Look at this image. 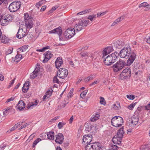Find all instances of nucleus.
Segmentation results:
<instances>
[{
	"label": "nucleus",
	"mask_w": 150,
	"mask_h": 150,
	"mask_svg": "<svg viewBox=\"0 0 150 150\" xmlns=\"http://www.w3.org/2000/svg\"><path fill=\"white\" fill-rule=\"evenodd\" d=\"M86 150H106L104 147L101 146L99 142L91 143L85 146Z\"/></svg>",
	"instance_id": "f257e3e1"
},
{
	"label": "nucleus",
	"mask_w": 150,
	"mask_h": 150,
	"mask_svg": "<svg viewBox=\"0 0 150 150\" xmlns=\"http://www.w3.org/2000/svg\"><path fill=\"white\" fill-rule=\"evenodd\" d=\"M127 65V63L123 60L120 59L118 61L111 67L114 72H117Z\"/></svg>",
	"instance_id": "f03ea898"
},
{
	"label": "nucleus",
	"mask_w": 150,
	"mask_h": 150,
	"mask_svg": "<svg viewBox=\"0 0 150 150\" xmlns=\"http://www.w3.org/2000/svg\"><path fill=\"white\" fill-rule=\"evenodd\" d=\"M131 49L129 44L126 45L121 50L119 55L121 58H128L130 53L131 52Z\"/></svg>",
	"instance_id": "7ed1b4c3"
},
{
	"label": "nucleus",
	"mask_w": 150,
	"mask_h": 150,
	"mask_svg": "<svg viewBox=\"0 0 150 150\" xmlns=\"http://www.w3.org/2000/svg\"><path fill=\"white\" fill-rule=\"evenodd\" d=\"M111 123L114 127H120L123 124V119L120 116H115L112 119Z\"/></svg>",
	"instance_id": "20e7f679"
},
{
	"label": "nucleus",
	"mask_w": 150,
	"mask_h": 150,
	"mask_svg": "<svg viewBox=\"0 0 150 150\" xmlns=\"http://www.w3.org/2000/svg\"><path fill=\"white\" fill-rule=\"evenodd\" d=\"M131 76V69L129 67L124 69L120 74V78L122 80L129 79Z\"/></svg>",
	"instance_id": "39448f33"
},
{
	"label": "nucleus",
	"mask_w": 150,
	"mask_h": 150,
	"mask_svg": "<svg viewBox=\"0 0 150 150\" xmlns=\"http://www.w3.org/2000/svg\"><path fill=\"white\" fill-rule=\"evenodd\" d=\"M89 23L88 20L83 19L79 21L77 24H76V30L78 31L81 30L83 29V27L86 26Z\"/></svg>",
	"instance_id": "423d86ee"
},
{
	"label": "nucleus",
	"mask_w": 150,
	"mask_h": 150,
	"mask_svg": "<svg viewBox=\"0 0 150 150\" xmlns=\"http://www.w3.org/2000/svg\"><path fill=\"white\" fill-rule=\"evenodd\" d=\"M75 34V30L74 28H68L65 31L64 35L67 39L71 38Z\"/></svg>",
	"instance_id": "0eeeda50"
},
{
	"label": "nucleus",
	"mask_w": 150,
	"mask_h": 150,
	"mask_svg": "<svg viewBox=\"0 0 150 150\" xmlns=\"http://www.w3.org/2000/svg\"><path fill=\"white\" fill-rule=\"evenodd\" d=\"M68 74V70L64 68L60 69L57 72V76L62 79L66 77Z\"/></svg>",
	"instance_id": "6e6552de"
},
{
	"label": "nucleus",
	"mask_w": 150,
	"mask_h": 150,
	"mask_svg": "<svg viewBox=\"0 0 150 150\" xmlns=\"http://www.w3.org/2000/svg\"><path fill=\"white\" fill-rule=\"evenodd\" d=\"M130 53L127 62V66L130 65L133 63L136 57V53L134 50H131V52Z\"/></svg>",
	"instance_id": "1a4fd4ad"
},
{
	"label": "nucleus",
	"mask_w": 150,
	"mask_h": 150,
	"mask_svg": "<svg viewBox=\"0 0 150 150\" xmlns=\"http://www.w3.org/2000/svg\"><path fill=\"white\" fill-rule=\"evenodd\" d=\"M138 121L139 118L138 116L134 115L129 120V125L133 127L138 124Z\"/></svg>",
	"instance_id": "9d476101"
},
{
	"label": "nucleus",
	"mask_w": 150,
	"mask_h": 150,
	"mask_svg": "<svg viewBox=\"0 0 150 150\" xmlns=\"http://www.w3.org/2000/svg\"><path fill=\"white\" fill-rule=\"evenodd\" d=\"M24 28L20 29L19 28L16 34V37L19 39L25 37L27 35V33L24 30Z\"/></svg>",
	"instance_id": "9b49d317"
},
{
	"label": "nucleus",
	"mask_w": 150,
	"mask_h": 150,
	"mask_svg": "<svg viewBox=\"0 0 150 150\" xmlns=\"http://www.w3.org/2000/svg\"><path fill=\"white\" fill-rule=\"evenodd\" d=\"M44 56V59L42 61V62L44 63L47 62L52 57L53 54H52V52L50 51H47L43 54Z\"/></svg>",
	"instance_id": "f8f14e48"
},
{
	"label": "nucleus",
	"mask_w": 150,
	"mask_h": 150,
	"mask_svg": "<svg viewBox=\"0 0 150 150\" xmlns=\"http://www.w3.org/2000/svg\"><path fill=\"white\" fill-rule=\"evenodd\" d=\"M92 139V136L91 134L85 135L83 137V142L86 143L87 144V145L90 144Z\"/></svg>",
	"instance_id": "ddd939ff"
},
{
	"label": "nucleus",
	"mask_w": 150,
	"mask_h": 150,
	"mask_svg": "<svg viewBox=\"0 0 150 150\" xmlns=\"http://www.w3.org/2000/svg\"><path fill=\"white\" fill-rule=\"evenodd\" d=\"M64 140V137L62 134L59 133L57 135H56L55 141L57 143L61 144L63 143Z\"/></svg>",
	"instance_id": "4468645a"
},
{
	"label": "nucleus",
	"mask_w": 150,
	"mask_h": 150,
	"mask_svg": "<svg viewBox=\"0 0 150 150\" xmlns=\"http://www.w3.org/2000/svg\"><path fill=\"white\" fill-rule=\"evenodd\" d=\"M106 55H103L102 59H103V61L105 64L107 66H110L112 64L111 61V59L110 58L109 55L106 57H105Z\"/></svg>",
	"instance_id": "2eb2a0df"
},
{
	"label": "nucleus",
	"mask_w": 150,
	"mask_h": 150,
	"mask_svg": "<svg viewBox=\"0 0 150 150\" xmlns=\"http://www.w3.org/2000/svg\"><path fill=\"white\" fill-rule=\"evenodd\" d=\"M113 50V47L112 46H109L105 48L103 51V55H107Z\"/></svg>",
	"instance_id": "dca6fc26"
},
{
	"label": "nucleus",
	"mask_w": 150,
	"mask_h": 150,
	"mask_svg": "<svg viewBox=\"0 0 150 150\" xmlns=\"http://www.w3.org/2000/svg\"><path fill=\"white\" fill-rule=\"evenodd\" d=\"M55 29V34H58L59 36V38L60 40L61 39L62 40H64V39L62 37H61V35H62V27L60 26H59L58 28Z\"/></svg>",
	"instance_id": "f3484780"
},
{
	"label": "nucleus",
	"mask_w": 150,
	"mask_h": 150,
	"mask_svg": "<svg viewBox=\"0 0 150 150\" xmlns=\"http://www.w3.org/2000/svg\"><path fill=\"white\" fill-rule=\"evenodd\" d=\"M38 63L35 65V68L33 71L31 73L30 76V78L33 79L38 76Z\"/></svg>",
	"instance_id": "a211bd4d"
},
{
	"label": "nucleus",
	"mask_w": 150,
	"mask_h": 150,
	"mask_svg": "<svg viewBox=\"0 0 150 150\" xmlns=\"http://www.w3.org/2000/svg\"><path fill=\"white\" fill-rule=\"evenodd\" d=\"M63 63V61L62 58L61 57H57L55 62L56 67L57 69H59Z\"/></svg>",
	"instance_id": "6ab92c4d"
},
{
	"label": "nucleus",
	"mask_w": 150,
	"mask_h": 150,
	"mask_svg": "<svg viewBox=\"0 0 150 150\" xmlns=\"http://www.w3.org/2000/svg\"><path fill=\"white\" fill-rule=\"evenodd\" d=\"M114 46L117 49H120L124 45V43L122 41L117 40L114 43Z\"/></svg>",
	"instance_id": "aec40b11"
},
{
	"label": "nucleus",
	"mask_w": 150,
	"mask_h": 150,
	"mask_svg": "<svg viewBox=\"0 0 150 150\" xmlns=\"http://www.w3.org/2000/svg\"><path fill=\"white\" fill-rule=\"evenodd\" d=\"M124 129V127H122L118 129L116 136L121 138L123 137V135L125 133Z\"/></svg>",
	"instance_id": "412c9836"
},
{
	"label": "nucleus",
	"mask_w": 150,
	"mask_h": 150,
	"mask_svg": "<svg viewBox=\"0 0 150 150\" xmlns=\"http://www.w3.org/2000/svg\"><path fill=\"white\" fill-rule=\"evenodd\" d=\"M17 108L20 110H21L25 108V104L22 100H20L17 105Z\"/></svg>",
	"instance_id": "4be33fe9"
},
{
	"label": "nucleus",
	"mask_w": 150,
	"mask_h": 150,
	"mask_svg": "<svg viewBox=\"0 0 150 150\" xmlns=\"http://www.w3.org/2000/svg\"><path fill=\"white\" fill-rule=\"evenodd\" d=\"M37 100H35L33 102L29 103L27 105L26 108L29 109V108L32 109L33 108L36 106L37 105Z\"/></svg>",
	"instance_id": "5701e85b"
},
{
	"label": "nucleus",
	"mask_w": 150,
	"mask_h": 150,
	"mask_svg": "<svg viewBox=\"0 0 150 150\" xmlns=\"http://www.w3.org/2000/svg\"><path fill=\"white\" fill-rule=\"evenodd\" d=\"M100 116L99 113L96 112L95 115H93L92 116L90 119V120L92 122H95L99 119Z\"/></svg>",
	"instance_id": "b1692460"
},
{
	"label": "nucleus",
	"mask_w": 150,
	"mask_h": 150,
	"mask_svg": "<svg viewBox=\"0 0 150 150\" xmlns=\"http://www.w3.org/2000/svg\"><path fill=\"white\" fill-rule=\"evenodd\" d=\"M122 138L118 137L116 136L113 137L112 139V142L115 144H119L121 142V140Z\"/></svg>",
	"instance_id": "393cba45"
},
{
	"label": "nucleus",
	"mask_w": 150,
	"mask_h": 150,
	"mask_svg": "<svg viewBox=\"0 0 150 150\" xmlns=\"http://www.w3.org/2000/svg\"><path fill=\"white\" fill-rule=\"evenodd\" d=\"M47 138L49 139L54 140V133L53 131L47 133Z\"/></svg>",
	"instance_id": "a878e982"
},
{
	"label": "nucleus",
	"mask_w": 150,
	"mask_h": 150,
	"mask_svg": "<svg viewBox=\"0 0 150 150\" xmlns=\"http://www.w3.org/2000/svg\"><path fill=\"white\" fill-rule=\"evenodd\" d=\"M11 4H13L14 9H19L21 4L20 1H17V2L14 1L11 3Z\"/></svg>",
	"instance_id": "bb28decb"
},
{
	"label": "nucleus",
	"mask_w": 150,
	"mask_h": 150,
	"mask_svg": "<svg viewBox=\"0 0 150 150\" xmlns=\"http://www.w3.org/2000/svg\"><path fill=\"white\" fill-rule=\"evenodd\" d=\"M28 45H25L21 47L18 49L17 50V52L18 53H20L21 52L26 51L28 47Z\"/></svg>",
	"instance_id": "cd10ccee"
},
{
	"label": "nucleus",
	"mask_w": 150,
	"mask_h": 150,
	"mask_svg": "<svg viewBox=\"0 0 150 150\" xmlns=\"http://www.w3.org/2000/svg\"><path fill=\"white\" fill-rule=\"evenodd\" d=\"M31 21L30 20H26L25 21V26L26 27V29L25 30L27 31L28 29H29L32 27V23L31 22Z\"/></svg>",
	"instance_id": "c85d7f7f"
},
{
	"label": "nucleus",
	"mask_w": 150,
	"mask_h": 150,
	"mask_svg": "<svg viewBox=\"0 0 150 150\" xmlns=\"http://www.w3.org/2000/svg\"><path fill=\"white\" fill-rule=\"evenodd\" d=\"M110 54L111 56H112V60H113V61H114V62H115L117 60L118 58L119 55V53L117 52H115L112 53Z\"/></svg>",
	"instance_id": "c756f323"
},
{
	"label": "nucleus",
	"mask_w": 150,
	"mask_h": 150,
	"mask_svg": "<svg viewBox=\"0 0 150 150\" xmlns=\"http://www.w3.org/2000/svg\"><path fill=\"white\" fill-rule=\"evenodd\" d=\"M40 138H38V142L42 140L46 139L47 138V133H43L40 135Z\"/></svg>",
	"instance_id": "7c9ffc66"
},
{
	"label": "nucleus",
	"mask_w": 150,
	"mask_h": 150,
	"mask_svg": "<svg viewBox=\"0 0 150 150\" xmlns=\"http://www.w3.org/2000/svg\"><path fill=\"white\" fill-rule=\"evenodd\" d=\"M44 69L43 68H40V65L38 64V77L40 76L41 77L44 73Z\"/></svg>",
	"instance_id": "2f4dec72"
},
{
	"label": "nucleus",
	"mask_w": 150,
	"mask_h": 150,
	"mask_svg": "<svg viewBox=\"0 0 150 150\" xmlns=\"http://www.w3.org/2000/svg\"><path fill=\"white\" fill-rule=\"evenodd\" d=\"M141 150H150V144H145L142 145L140 148Z\"/></svg>",
	"instance_id": "473e14b6"
},
{
	"label": "nucleus",
	"mask_w": 150,
	"mask_h": 150,
	"mask_svg": "<svg viewBox=\"0 0 150 150\" xmlns=\"http://www.w3.org/2000/svg\"><path fill=\"white\" fill-rule=\"evenodd\" d=\"M125 16H121L120 18H118L115 20L112 24V26H114L115 25L116 23H118L120 22L124 18Z\"/></svg>",
	"instance_id": "72a5a7b5"
},
{
	"label": "nucleus",
	"mask_w": 150,
	"mask_h": 150,
	"mask_svg": "<svg viewBox=\"0 0 150 150\" xmlns=\"http://www.w3.org/2000/svg\"><path fill=\"white\" fill-rule=\"evenodd\" d=\"M1 42L4 43H6L9 42V40L6 37V36L4 35L1 36Z\"/></svg>",
	"instance_id": "f704fd0d"
},
{
	"label": "nucleus",
	"mask_w": 150,
	"mask_h": 150,
	"mask_svg": "<svg viewBox=\"0 0 150 150\" xmlns=\"http://www.w3.org/2000/svg\"><path fill=\"white\" fill-rule=\"evenodd\" d=\"M94 74H91L89 76L85 78L84 80V81L85 82H88L90 80H93L94 78Z\"/></svg>",
	"instance_id": "c9c22d12"
},
{
	"label": "nucleus",
	"mask_w": 150,
	"mask_h": 150,
	"mask_svg": "<svg viewBox=\"0 0 150 150\" xmlns=\"http://www.w3.org/2000/svg\"><path fill=\"white\" fill-rule=\"evenodd\" d=\"M96 17V14H93L92 15H91L88 16V17L87 19L86 20H90L91 21V23L93 21L95 20V18Z\"/></svg>",
	"instance_id": "e433bc0d"
},
{
	"label": "nucleus",
	"mask_w": 150,
	"mask_h": 150,
	"mask_svg": "<svg viewBox=\"0 0 150 150\" xmlns=\"http://www.w3.org/2000/svg\"><path fill=\"white\" fill-rule=\"evenodd\" d=\"M4 18H6L7 21L8 23V24L11 22L13 20V16H11L10 15H6L5 16Z\"/></svg>",
	"instance_id": "4c0bfd02"
},
{
	"label": "nucleus",
	"mask_w": 150,
	"mask_h": 150,
	"mask_svg": "<svg viewBox=\"0 0 150 150\" xmlns=\"http://www.w3.org/2000/svg\"><path fill=\"white\" fill-rule=\"evenodd\" d=\"M2 26H5L8 24V23L7 21L6 18H2L1 20H0Z\"/></svg>",
	"instance_id": "58836bf2"
},
{
	"label": "nucleus",
	"mask_w": 150,
	"mask_h": 150,
	"mask_svg": "<svg viewBox=\"0 0 150 150\" xmlns=\"http://www.w3.org/2000/svg\"><path fill=\"white\" fill-rule=\"evenodd\" d=\"M148 6H149V4L147 3L146 2H144L139 5V8L146 7L147 8L149 9V8H148Z\"/></svg>",
	"instance_id": "ea45409f"
},
{
	"label": "nucleus",
	"mask_w": 150,
	"mask_h": 150,
	"mask_svg": "<svg viewBox=\"0 0 150 150\" xmlns=\"http://www.w3.org/2000/svg\"><path fill=\"white\" fill-rule=\"evenodd\" d=\"M64 6H62L61 5L57 4L53 7L51 9H56L57 8H58V9H59L63 8L64 9Z\"/></svg>",
	"instance_id": "a19ab883"
},
{
	"label": "nucleus",
	"mask_w": 150,
	"mask_h": 150,
	"mask_svg": "<svg viewBox=\"0 0 150 150\" xmlns=\"http://www.w3.org/2000/svg\"><path fill=\"white\" fill-rule=\"evenodd\" d=\"M19 54L17 53V54L15 57V60L17 62H18L22 58V55L21 54Z\"/></svg>",
	"instance_id": "79ce46f5"
},
{
	"label": "nucleus",
	"mask_w": 150,
	"mask_h": 150,
	"mask_svg": "<svg viewBox=\"0 0 150 150\" xmlns=\"http://www.w3.org/2000/svg\"><path fill=\"white\" fill-rule=\"evenodd\" d=\"M90 11H88V10H84L81 12H80L77 14V15H81L83 14H85L87 13H89Z\"/></svg>",
	"instance_id": "37998d69"
},
{
	"label": "nucleus",
	"mask_w": 150,
	"mask_h": 150,
	"mask_svg": "<svg viewBox=\"0 0 150 150\" xmlns=\"http://www.w3.org/2000/svg\"><path fill=\"white\" fill-rule=\"evenodd\" d=\"M50 47L48 46L44 47L41 49H38V52H43L45 51L46 50L50 49Z\"/></svg>",
	"instance_id": "c03bdc74"
},
{
	"label": "nucleus",
	"mask_w": 150,
	"mask_h": 150,
	"mask_svg": "<svg viewBox=\"0 0 150 150\" xmlns=\"http://www.w3.org/2000/svg\"><path fill=\"white\" fill-rule=\"evenodd\" d=\"M118 149V147L117 145H112L110 147L109 150H117Z\"/></svg>",
	"instance_id": "a18cd8bd"
},
{
	"label": "nucleus",
	"mask_w": 150,
	"mask_h": 150,
	"mask_svg": "<svg viewBox=\"0 0 150 150\" xmlns=\"http://www.w3.org/2000/svg\"><path fill=\"white\" fill-rule=\"evenodd\" d=\"M137 102L133 103H132L130 104L128 107L129 109L130 110H132L134 108V107L135 106Z\"/></svg>",
	"instance_id": "49530a36"
},
{
	"label": "nucleus",
	"mask_w": 150,
	"mask_h": 150,
	"mask_svg": "<svg viewBox=\"0 0 150 150\" xmlns=\"http://www.w3.org/2000/svg\"><path fill=\"white\" fill-rule=\"evenodd\" d=\"M57 74L55 76L53 79V83H59L60 81L57 78Z\"/></svg>",
	"instance_id": "de8ad7c7"
},
{
	"label": "nucleus",
	"mask_w": 150,
	"mask_h": 150,
	"mask_svg": "<svg viewBox=\"0 0 150 150\" xmlns=\"http://www.w3.org/2000/svg\"><path fill=\"white\" fill-rule=\"evenodd\" d=\"M85 130L86 131L89 132L91 130L92 128L91 125H86L85 126Z\"/></svg>",
	"instance_id": "09e8293b"
},
{
	"label": "nucleus",
	"mask_w": 150,
	"mask_h": 150,
	"mask_svg": "<svg viewBox=\"0 0 150 150\" xmlns=\"http://www.w3.org/2000/svg\"><path fill=\"white\" fill-rule=\"evenodd\" d=\"M100 103L101 104L103 105H105L106 104V103L104 98L103 97H100Z\"/></svg>",
	"instance_id": "8fccbe9b"
},
{
	"label": "nucleus",
	"mask_w": 150,
	"mask_h": 150,
	"mask_svg": "<svg viewBox=\"0 0 150 150\" xmlns=\"http://www.w3.org/2000/svg\"><path fill=\"white\" fill-rule=\"evenodd\" d=\"M13 48L12 47L9 48L6 52V54L7 55L11 54L13 52Z\"/></svg>",
	"instance_id": "3c124183"
},
{
	"label": "nucleus",
	"mask_w": 150,
	"mask_h": 150,
	"mask_svg": "<svg viewBox=\"0 0 150 150\" xmlns=\"http://www.w3.org/2000/svg\"><path fill=\"white\" fill-rule=\"evenodd\" d=\"M51 91L50 90H48L46 92V94L47 96V98H49L52 95V92L53 91V90L52 89H51Z\"/></svg>",
	"instance_id": "603ef678"
},
{
	"label": "nucleus",
	"mask_w": 150,
	"mask_h": 150,
	"mask_svg": "<svg viewBox=\"0 0 150 150\" xmlns=\"http://www.w3.org/2000/svg\"><path fill=\"white\" fill-rule=\"evenodd\" d=\"M66 123L63 122H59L58 125V127L59 129H61Z\"/></svg>",
	"instance_id": "864d4df0"
},
{
	"label": "nucleus",
	"mask_w": 150,
	"mask_h": 150,
	"mask_svg": "<svg viewBox=\"0 0 150 150\" xmlns=\"http://www.w3.org/2000/svg\"><path fill=\"white\" fill-rule=\"evenodd\" d=\"M11 108H12V107L11 106H10L9 107H7V108H6L5 111H4L3 112L4 115H5L6 114V113H7V112H10V111H9L10 110V109H11Z\"/></svg>",
	"instance_id": "5fc2aeb1"
},
{
	"label": "nucleus",
	"mask_w": 150,
	"mask_h": 150,
	"mask_svg": "<svg viewBox=\"0 0 150 150\" xmlns=\"http://www.w3.org/2000/svg\"><path fill=\"white\" fill-rule=\"evenodd\" d=\"M127 97L129 100H133L134 98V96L133 95H127Z\"/></svg>",
	"instance_id": "6e6d98bb"
},
{
	"label": "nucleus",
	"mask_w": 150,
	"mask_h": 150,
	"mask_svg": "<svg viewBox=\"0 0 150 150\" xmlns=\"http://www.w3.org/2000/svg\"><path fill=\"white\" fill-rule=\"evenodd\" d=\"M30 82L28 81L26 82L24 84L23 86V88H24L25 86H28V87L29 88V86H30Z\"/></svg>",
	"instance_id": "4d7b16f0"
},
{
	"label": "nucleus",
	"mask_w": 150,
	"mask_h": 150,
	"mask_svg": "<svg viewBox=\"0 0 150 150\" xmlns=\"http://www.w3.org/2000/svg\"><path fill=\"white\" fill-rule=\"evenodd\" d=\"M74 90V89L73 88H72L70 91L69 92L68 94V96L69 97H71V95L73 94Z\"/></svg>",
	"instance_id": "13d9d810"
},
{
	"label": "nucleus",
	"mask_w": 150,
	"mask_h": 150,
	"mask_svg": "<svg viewBox=\"0 0 150 150\" xmlns=\"http://www.w3.org/2000/svg\"><path fill=\"white\" fill-rule=\"evenodd\" d=\"M80 55L83 57L88 56V54L87 52H81L80 53Z\"/></svg>",
	"instance_id": "bf43d9fd"
},
{
	"label": "nucleus",
	"mask_w": 150,
	"mask_h": 150,
	"mask_svg": "<svg viewBox=\"0 0 150 150\" xmlns=\"http://www.w3.org/2000/svg\"><path fill=\"white\" fill-rule=\"evenodd\" d=\"M29 89V87L28 86H25L24 88H23V87L22 88V91L24 93L27 92Z\"/></svg>",
	"instance_id": "052dcab7"
},
{
	"label": "nucleus",
	"mask_w": 150,
	"mask_h": 150,
	"mask_svg": "<svg viewBox=\"0 0 150 150\" xmlns=\"http://www.w3.org/2000/svg\"><path fill=\"white\" fill-rule=\"evenodd\" d=\"M15 97H14V96L12 97L11 98H10L8 99L7 100V101H6V103H8L10 102L11 101H12L15 99Z\"/></svg>",
	"instance_id": "680f3d73"
},
{
	"label": "nucleus",
	"mask_w": 150,
	"mask_h": 150,
	"mask_svg": "<svg viewBox=\"0 0 150 150\" xmlns=\"http://www.w3.org/2000/svg\"><path fill=\"white\" fill-rule=\"evenodd\" d=\"M1 7H2L1 8L2 9H5L7 8V6L6 4L5 3H3L2 5L1 6Z\"/></svg>",
	"instance_id": "e2e57ef3"
},
{
	"label": "nucleus",
	"mask_w": 150,
	"mask_h": 150,
	"mask_svg": "<svg viewBox=\"0 0 150 150\" xmlns=\"http://www.w3.org/2000/svg\"><path fill=\"white\" fill-rule=\"evenodd\" d=\"M23 123V122H19L17 124H16L14 126L15 127V128H17L18 127H19L21 125H22Z\"/></svg>",
	"instance_id": "0e129e2a"
},
{
	"label": "nucleus",
	"mask_w": 150,
	"mask_h": 150,
	"mask_svg": "<svg viewBox=\"0 0 150 150\" xmlns=\"http://www.w3.org/2000/svg\"><path fill=\"white\" fill-rule=\"evenodd\" d=\"M6 146V145L4 144V143L1 144L0 146V150H3Z\"/></svg>",
	"instance_id": "69168bd1"
},
{
	"label": "nucleus",
	"mask_w": 150,
	"mask_h": 150,
	"mask_svg": "<svg viewBox=\"0 0 150 150\" xmlns=\"http://www.w3.org/2000/svg\"><path fill=\"white\" fill-rule=\"evenodd\" d=\"M45 0H41L38 2V5L39 6H40L41 4L45 3Z\"/></svg>",
	"instance_id": "338daca9"
},
{
	"label": "nucleus",
	"mask_w": 150,
	"mask_h": 150,
	"mask_svg": "<svg viewBox=\"0 0 150 150\" xmlns=\"http://www.w3.org/2000/svg\"><path fill=\"white\" fill-rule=\"evenodd\" d=\"M29 124H28L26 123L25 125H22L20 128L19 129H22L23 128H24L25 127H27L28 126V125Z\"/></svg>",
	"instance_id": "774afa93"
}]
</instances>
